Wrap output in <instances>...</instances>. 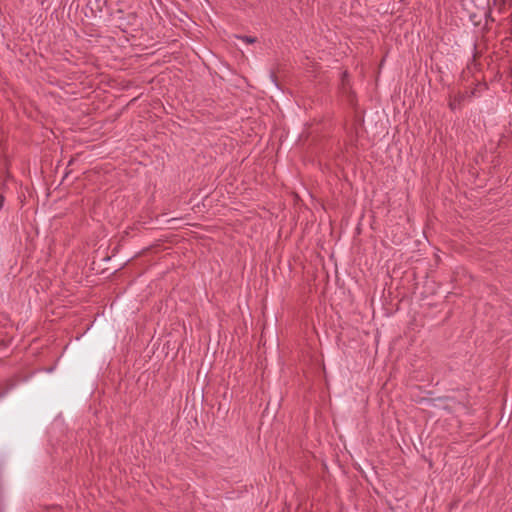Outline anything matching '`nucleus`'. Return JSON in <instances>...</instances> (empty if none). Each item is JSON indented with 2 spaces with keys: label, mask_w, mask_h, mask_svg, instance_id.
<instances>
[{
  "label": "nucleus",
  "mask_w": 512,
  "mask_h": 512,
  "mask_svg": "<svg viewBox=\"0 0 512 512\" xmlns=\"http://www.w3.org/2000/svg\"><path fill=\"white\" fill-rule=\"evenodd\" d=\"M466 98V94L464 93H457L455 95H450V98H449V108L452 110V111H455L457 109H460L461 106H462V103L463 101L465 100Z\"/></svg>",
  "instance_id": "f257e3e1"
},
{
  "label": "nucleus",
  "mask_w": 512,
  "mask_h": 512,
  "mask_svg": "<svg viewBox=\"0 0 512 512\" xmlns=\"http://www.w3.org/2000/svg\"><path fill=\"white\" fill-rule=\"evenodd\" d=\"M385 291L386 290H382V297H384L385 300H390V304L391 306H394V304L392 303L393 299L394 298H398V295L394 296V291L393 290H387V296L385 295ZM395 306L397 307L398 306V303L395 304Z\"/></svg>",
  "instance_id": "f03ea898"
},
{
  "label": "nucleus",
  "mask_w": 512,
  "mask_h": 512,
  "mask_svg": "<svg viewBox=\"0 0 512 512\" xmlns=\"http://www.w3.org/2000/svg\"><path fill=\"white\" fill-rule=\"evenodd\" d=\"M240 39L248 44H252L257 41V39L255 37H251V36H241Z\"/></svg>",
  "instance_id": "7ed1b4c3"
},
{
  "label": "nucleus",
  "mask_w": 512,
  "mask_h": 512,
  "mask_svg": "<svg viewBox=\"0 0 512 512\" xmlns=\"http://www.w3.org/2000/svg\"><path fill=\"white\" fill-rule=\"evenodd\" d=\"M5 202V198L2 194H0V210L3 208Z\"/></svg>",
  "instance_id": "20e7f679"
},
{
  "label": "nucleus",
  "mask_w": 512,
  "mask_h": 512,
  "mask_svg": "<svg viewBox=\"0 0 512 512\" xmlns=\"http://www.w3.org/2000/svg\"><path fill=\"white\" fill-rule=\"evenodd\" d=\"M476 91H477V88H474L470 91V94L469 96L472 97V96H475L476 95Z\"/></svg>",
  "instance_id": "39448f33"
}]
</instances>
